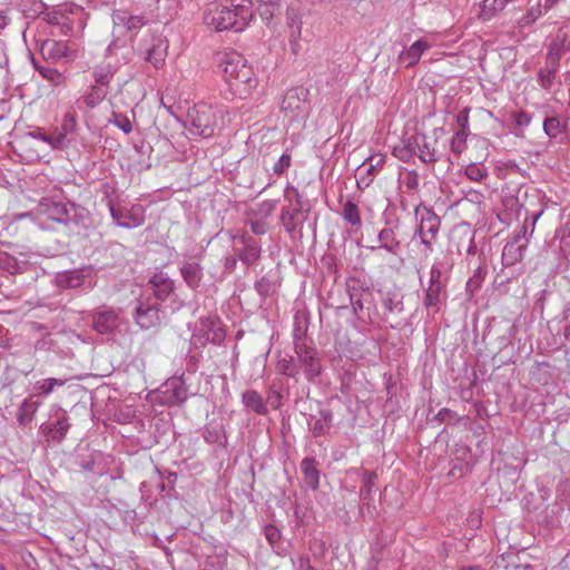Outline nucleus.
<instances>
[{
  "label": "nucleus",
  "mask_w": 570,
  "mask_h": 570,
  "mask_svg": "<svg viewBox=\"0 0 570 570\" xmlns=\"http://www.w3.org/2000/svg\"><path fill=\"white\" fill-rule=\"evenodd\" d=\"M254 18L252 0H213L206 3L203 22L212 31L245 30Z\"/></svg>",
  "instance_id": "nucleus-1"
},
{
  "label": "nucleus",
  "mask_w": 570,
  "mask_h": 570,
  "mask_svg": "<svg viewBox=\"0 0 570 570\" xmlns=\"http://www.w3.org/2000/svg\"><path fill=\"white\" fill-rule=\"evenodd\" d=\"M345 288L356 320L364 325H380L381 312L367 282L357 276H350L345 281Z\"/></svg>",
  "instance_id": "nucleus-2"
},
{
  "label": "nucleus",
  "mask_w": 570,
  "mask_h": 570,
  "mask_svg": "<svg viewBox=\"0 0 570 570\" xmlns=\"http://www.w3.org/2000/svg\"><path fill=\"white\" fill-rule=\"evenodd\" d=\"M219 68L225 80L240 94L248 92L257 83L253 68L237 51L224 53L219 59Z\"/></svg>",
  "instance_id": "nucleus-3"
},
{
  "label": "nucleus",
  "mask_w": 570,
  "mask_h": 570,
  "mask_svg": "<svg viewBox=\"0 0 570 570\" xmlns=\"http://www.w3.org/2000/svg\"><path fill=\"white\" fill-rule=\"evenodd\" d=\"M49 219L65 226L69 234L80 235L87 229L88 212L71 203H52L47 208Z\"/></svg>",
  "instance_id": "nucleus-4"
},
{
  "label": "nucleus",
  "mask_w": 570,
  "mask_h": 570,
  "mask_svg": "<svg viewBox=\"0 0 570 570\" xmlns=\"http://www.w3.org/2000/svg\"><path fill=\"white\" fill-rule=\"evenodd\" d=\"M217 125L216 112L212 106L199 102L188 110L186 128L193 136L213 137Z\"/></svg>",
  "instance_id": "nucleus-5"
},
{
  "label": "nucleus",
  "mask_w": 570,
  "mask_h": 570,
  "mask_svg": "<svg viewBox=\"0 0 570 570\" xmlns=\"http://www.w3.org/2000/svg\"><path fill=\"white\" fill-rule=\"evenodd\" d=\"M309 90L303 86L288 89L281 102L284 117L293 121H305L311 112Z\"/></svg>",
  "instance_id": "nucleus-6"
},
{
  "label": "nucleus",
  "mask_w": 570,
  "mask_h": 570,
  "mask_svg": "<svg viewBox=\"0 0 570 570\" xmlns=\"http://www.w3.org/2000/svg\"><path fill=\"white\" fill-rule=\"evenodd\" d=\"M226 338L224 324L218 316L209 315L202 317L195 326L191 335V343L196 347H204L207 344H222Z\"/></svg>",
  "instance_id": "nucleus-7"
},
{
  "label": "nucleus",
  "mask_w": 570,
  "mask_h": 570,
  "mask_svg": "<svg viewBox=\"0 0 570 570\" xmlns=\"http://www.w3.org/2000/svg\"><path fill=\"white\" fill-rule=\"evenodd\" d=\"M414 212L416 217L420 216V223L414 233V236L420 237L421 243L425 247L424 253L429 255L433 252L432 244L438 237L441 220L432 209L426 207L421 209V203L414 205Z\"/></svg>",
  "instance_id": "nucleus-8"
},
{
  "label": "nucleus",
  "mask_w": 570,
  "mask_h": 570,
  "mask_svg": "<svg viewBox=\"0 0 570 570\" xmlns=\"http://www.w3.org/2000/svg\"><path fill=\"white\" fill-rule=\"evenodd\" d=\"M108 208L112 222L121 228H137L142 226L146 220V209L140 204H134L130 208H127L114 200H108Z\"/></svg>",
  "instance_id": "nucleus-9"
},
{
  "label": "nucleus",
  "mask_w": 570,
  "mask_h": 570,
  "mask_svg": "<svg viewBox=\"0 0 570 570\" xmlns=\"http://www.w3.org/2000/svg\"><path fill=\"white\" fill-rule=\"evenodd\" d=\"M380 304L382 308L381 323L389 324L391 328H397L400 322L393 323V316L404 312V295L401 289L393 287L386 291H380Z\"/></svg>",
  "instance_id": "nucleus-10"
},
{
  "label": "nucleus",
  "mask_w": 570,
  "mask_h": 570,
  "mask_svg": "<svg viewBox=\"0 0 570 570\" xmlns=\"http://www.w3.org/2000/svg\"><path fill=\"white\" fill-rule=\"evenodd\" d=\"M311 205L302 207L284 206L279 214L281 224L293 239L303 237V226L308 219Z\"/></svg>",
  "instance_id": "nucleus-11"
},
{
  "label": "nucleus",
  "mask_w": 570,
  "mask_h": 570,
  "mask_svg": "<svg viewBox=\"0 0 570 570\" xmlns=\"http://www.w3.org/2000/svg\"><path fill=\"white\" fill-rule=\"evenodd\" d=\"M294 352L299 370L303 368L306 380L313 382L322 372L321 358L316 348L312 345H296Z\"/></svg>",
  "instance_id": "nucleus-12"
},
{
  "label": "nucleus",
  "mask_w": 570,
  "mask_h": 570,
  "mask_svg": "<svg viewBox=\"0 0 570 570\" xmlns=\"http://www.w3.org/2000/svg\"><path fill=\"white\" fill-rule=\"evenodd\" d=\"M94 278V268L91 266H82L80 268L61 271L55 275V284L61 289H75L91 283Z\"/></svg>",
  "instance_id": "nucleus-13"
},
{
  "label": "nucleus",
  "mask_w": 570,
  "mask_h": 570,
  "mask_svg": "<svg viewBox=\"0 0 570 570\" xmlns=\"http://www.w3.org/2000/svg\"><path fill=\"white\" fill-rule=\"evenodd\" d=\"M168 42L163 36H150L144 39L140 46V55L156 69L160 68L167 57Z\"/></svg>",
  "instance_id": "nucleus-14"
},
{
  "label": "nucleus",
  "mask_w": 570,
  "mask_h": 570,
  "mask_svg": "<svg viewBox=\"0 0 570 570\" xmlns=\"http://www.w3.org/2000/svg\"><path fill=\"white\" fill-rule=\"evenodd\" d=\"M188 390L181 377H170L160 387L159 401L168 406L179 405L186 401Z\"/></svg>",
  "instance_id": "nucleus-15"
},
{
  "label": "nucleus",
  "mask_w": 570,
  "mask_h": 570,
  "mask_svg": "<svg viewBox=\"0 0 570 570\" xmlns=\"http://www.w3.org/2000/svg\"><path fill=\"white\" fill-rule=\"evenodd\" d=\"M422 286V303L428 316H435L446 304L448 291L444 286L425 285Z\"/></svg>",
  "instance_id": "nucleus-16"
},
{
  "label": "nucleus",
  "mask_w": 570,
  "mask_h": 570,
  "mask_svg": "<svg viewBox=\"0 0 570 570\" xmlns=\"http://www.w3.org/2000/svg\"><path fill=\"white\" fill-rule=\"evenodd\" d=\"M53 421L43 423L41 425V432L49 442H61L69 429L70 423L67 413L62 409H58L53 414Z\"/></svg>",
  "instance_id": "nucleus-17"
},
{
  "label": "nucleus",
  "mask_w": 570,
  "mask_h": 570,
  "mask_svg": "<svg viewBox=\"0 0 570 570\" xmlns=\"http://www.w3.org/2000/svg\"><path fill=\"white\" fill-rule=\"evenodd\" d=\"M234 252L245 265L249 266L259 258L261 246L254 237L242 235L234 237Z\"/></svg>",
  "instance_id": "nucleus-18"
},
{
  "label": "nucleus",
  "mask_w": 570,
  "mask_h": 570,
  "mask_svg": "<svg viewBox=\"0 0 570 570\" xmlns=\"http://www.w3.org/2000/svg\"><path fill=\"white\" fill-rule=\"evenodd\" d=\"M39 49L43 59L51 62L73 59L76 57V51L70 49L66 41L46 39L40 43Z\"/></svg>",
  "instance_id": "nucleus-19"
},
{
  "label": "nucleus",
  "mask_w": 570,
  "mask_h": 570,
  "mask_svg": "<svg viewBox=\"0 0 570 570\" xmlns=\"http://www.w3.org/2000/svg\"><path fill=\"white\" fill-rule=\"evenodd\" d=\"M119 312L112 307H102L92 313V328L102 335L111 334L119 326Z\"/></svg>",
  "instance_id": "nucleus-20"
},
{
  "label": "nucleus",
  "mask_w": 570,
  "mask_h": 570,
  "mask_svg": "<svg viewBox=\"0 0 570 570\" xmlns=\"http://www.w3.org/2000/svg\"><path fill=\"white\" fill-rule=\"evenodd\" d=\"M77 127L76 115L67 112L61 121V125L53 131V149H65L73 140L75 130Z\"/></svg>",
  "instance_id": "nucleus-21"
},
{
  "label": "nucleus",
  "mask_w": 570,
  "mask_h": 570,
  "mask_svg": "<svg viewBox=\"0 0 570 570\" xmlns=\"http://www.w3.org/2000/svg\"><path fill=\"white\" fill-rule=\"evenodd\" d=\"M387 226L382 228L379 233L377 240L379 247H372L373 250L376 248H383L387 253L397 256L402 250L401 242L397 239L395 229L399 227V219L387 220Z\"/></svg>",
  "instance_id": "nucleus-22"
},
{
  "label": "nucleus",
  "mask_w": 570,
  "mask_h": 570,
  "mask_svg": "<svg viewBox=\"0 0 570 570\" xmlns=\"http://www.w3.org/2000/svg\"><path fill=\"white\" fill-rule=\"evenodd\" d=\"M148 284L151 287L154 296L158 301H166L175 291V281L165 272H157L150 278Z\"/></svg>",
  "instance_id": "nucleus-23"
},
{
  "label": "nucleus",
  "mask_w": 570,
  "mask_h": 570,
  "mask_svg": "<svg viewBox=\"0 0 570 570\" xmlns=\"http://www.w3.org/2000/svg\"><path fill=\"white\" fill-rule=\"evenodd\" d=\"M135 320L144 330L158 325L160 323L158 305L140 302L136 307Z\"/></svg>",
  "instance_id": "nucleus-24"
},
{
  "label": "nucleus",
  "mask_w": 570,
  "mask_h": 570,
  "mask_svg": "<svg viewBox=\"0 0 570 570\" xmlns=\"http://www.w3.org/2000/svg\"><path fill=\"white\" fill-rule=\"evenodd\" d=\"M386 163V156L381 153L370 155L360 168L365 170V175L357 179L358 187L364 184L366 187L373 181L374 177L383 169Z\"/></svg>",
  "instance_id": "nucleus-25"
},
{
  "label": "nucleus",
  "mask_w": 570,
  "mask_h": 570,
  "mask_svg": "<svg viewBox=\"0 0 570 570\" xmlns=\"http://www.w3.org/2000/svg\"><path fill=\"white\" fill-rule=\"evenodd\" d=\"M419 137L420 132L403 136L400 142L393 147V156L403 163H409L414 156H416Z\"/></svg>",
  "instance_id": "nucleus-26"
},
{
  "label": "nucleus",
  "mask_w": 570,
  "mask_h": 570,
  "mask_svg": "<svg viewBox=\"0 0 570 570\" xmlns=\"http://www.w3.org/2000/svg\"><path fill=\"white\" fill-rule=\"evenodd\" d=\"M179 272L188 288L196 291L200 286L204 273L199 262L184 261L180 264Z\"/></svg>",
  "instance_id": "nucleus-27"
},
{
  "label": "nucleus",
  "mask_w": 570,
  "mask_h": 570,
  "mask_svg": "<svg viewBox=\"0 0 570 570\" xmlns=\"http://www.w3.org/2000/svg\"><path fill=\"white\" fill-rule=\"evenodd\" d=\"M436 142V138L428 137L425 134L420 132L416 156L422 163L435 164L441 159V154L435 148Z\"/></svg>",
  "instance_id": "nucleus-28"
},
{
  "label": "nucleus",
  "mask_w": 570,
  "mask_h": 570,
  "mask_svg": "<svg viewBox=\"0 0 570 570\" xmlns=\"http://www.w3.org/2000/svg\"><path fill=\"white\" fill-rule=\"evenodd\" d=\"M114 32L121 30L135 31L146 24L144 16H130L127 12L118 11L112 14Z\"/></svg>",
  "instance_id": "nucleus-29"
},
{
  "label": "nucleus",
  "mask_w": 570,
  "mask_h": 570,
  "mask_svg": "<svg viewBox=\"0 0 570 570\" xmlns=\"http://www.w3.org/2000/svg\"><path fill=\"white\" fill-rule=\"evenodd\" d=\"M309 430L315 438L327 435L333 425V413L328 409H321L318 416L311 415Z\"/></svg>",
  "instance_id": "nucleus-30"
},
{
  "label": "nucleus",
  "mask_w": 570,
  "mask_h": 570,
  "mask_svg": "<svg viewBox=\"0 0 570 570\" xmlns=\"http://www.w3.org/2000/svg\"><path fill=\"white\" fill-rule=\"evenodd\" d=\"M420 175L414 169L401 168L399 173V190L410 197L419 195Z\"/></svg>",
  "instance_id": "nucleus-31"
},
{
  "label": "nucleus",
  "mask_w": 570,
  "mask_h": 570,
  "mask_svg": "<svg viewBox=\"0 0 570 570\" xmlns=\"http://www.w3.org/2000/svg\"><path fill=\"white\" fill-rule=\"evenodd\" d=\"M525 240L519 242L518 239L509 240L502 250V264L503 266H513L519 263L527 250Z\"/></svg>",
  "instance_id": "nucleus-32"
},
{
  "label": "nucleus",
  "mask_w": 570,
  "mask_h": 570,
  "mask_svg": "<svg viewBox=\"0 0 570 570\" xmlns=\"http://www.w3.org/2000/svg\"><path fill=\"white\" fill-rule=\"evenodd\" d=\"M431 48V43L425 39H419L413 42L407 49L403 50L399 58L405 63L406 67L416 65L424 51Z\"/></svg>",
  "instance_id": "nucleus-33"
},
{
  "label": "nucleus",
  "mask_w": 570,
  "mask_h": 570,
  "mask_svg": "<svg viewBox=\"0 0 570 570\" xmlns=\"http://www.w3.org/2000/svg\"><path fill=\"white\" fill-rule=\"evenodd\" d=\"M301 471L304 476L306 485L311 490H316L320 487V470L318 462L313 456H306L301 462Z\"/></svg>",
  "instance_id": "nucleus-34"
},
{
  "label": "nucleus",
  "mask_w": 570,
  "mask_h": 570,
  "mask_svg": "<svg viewBox=\"0 0 570 570\" xmlns=\"http://www.w3.org/2000/svg\"><path fill=\"white\" fill-rule=\"evenodd\" d=\"M242 402L244 406L252 410L258 415H266L268 409L266 402L263 400L261 394L255 390H247L242 394Z\"/></svg>",
  "instance_id": "nucleus-35"
},
{
  "label": "nucleus",
  "mask_w": 570,
  "mask_h": 570,
  "mask_svg": "<svg viewBox=\"0 0 570 570\" xmlns=\"http://www.w3.org/2000/svg\"><path fill=\"white\" fill-rule=\"evenodd\" d=\"M66 383L65 380L48 377L37 381L32 385L33 396H48L50 395L57 387L63 386Z\"/></svg>",
  "instance_id": "nucleus-36"
},
{
  "label": "nucleus",
  "mask_w": 570,
  "mask_h": 570,
  "mask_svg": "<svg viewBox=\"0 0 570 570\" xmlns=\"http://www.w3.org/2000/svg\"><path fill=\"white\" fill-rule=\"evenodd\" d=\"M107 94L106 88L92 85L89 92L78 99V107L81 108V105H85L87 108L92 109L106 98Z\"/></svg>",
  "instance_id": "nucleus-37"
},
{
  "label": "nucleus",
  "mask_w": 570,
  "mask_h": 570,
  "mask_svg": "<svg viewBox=\"0 0 570 570\" xmlns=\"http://www.w3.org/2000/svg\"><path fill=\"white\" fill-rule=\"evenodd\" d=\"M512 1L513 0H483L480 10V18L484 21L491 20Z\"/></svg>",
  "instance_id": "nucleus-38"
},
{
  "label": "nucleus",
  "mask_w": 570,
  "mask_h": 570,
  "mask_svg": "<svg viewBox=\"0 0 570 570\" xmlns=\"http://www.w3.org/2000/svg\"><path fill=\"white\" fill-rule=\"evenodd\" d=\"M36 70L40 73V76L48 80L51 85L59 87L65 86L67 82V77L65 73L60 72L58 69L50 66H41L35 62Z\"/></svg>",
  "instance_id": "nucleus-39"
},
{
  "label": "nucleus",
  "mask_w": 570,
  "mask_h": 570,
  "mask_svg": "<svg viewBox=\"0 0 570 570\" xmlns=\"http://www.w3.org/2000/svg\"><path fill=\"white\" fill-rule=\"evenodd\" d=\"M276 368L279 374L295 380H297L299 374V366L297 364L296 356L293 355H285L279 358L276 364Z\"/></svg>",
  "instance_id": "nucleus-40"
},
{
  "label": "nucleus",
  "mask_w": 570,
  "mask_h": 570,
  "mask_svg": "<svg viewBox=\"0 0 570 570\" xmlns=\"http://www.w3.org/2000/svg\"><path fill=\"white\" fill-rule=\"evenodd\" d=\"M40 405H41V403L38 401H33L32 397L26 399L19 407V412H18L19 423L22 425H27L28 423H30L32 421L36 412L40 407Z\"/></svg>",
  "instance_id": "nucleus-41"
},
{
  "label": "nucleus",
  "mask_w": 570,
  "mask_h": 570,
  "mask_svg": "<svg viewBox=\"0 0 570 570\" xmlns=\"http://www.w3.org/2000/svg\"><path fill=\"white\" fill-rule=\"evenodd\" d=\"M341 216L352 227L360 228L362 226L361 212L358 206L352 200H347L343 205Z\"/></svg>",
  "instance_id": "nucleus-42"
},
{
  "label": "nucleus",
  "mask_w": 570,
  "mask_h": 570,
  "mask_svg": "<svg viewBox=\"0 0 570 570\" xmlns=\"http://www.w3.org/2000/svg\"><path fill=\"white\" fill-rule=\"evenodd\" d=\"M203 438L209 444H218L223 448L227 444V436L222 425H207L204 430Z\"/></svg>",
  "instance_id": "nucleus-43"
},
{
  "label": "nucleus",
  "mask_w": 570,
  "mask_h": 570,
  "mask_svg": "<svg viewBox=\"0 0 570 570\" xmlns=\"http://www.w3.org/2000/svg\"><path fill=\"white\" fill-rule=\"evenodd\" d=\"M114 75L115 70L110 65L97 66L92 71L95 86L104 87L108 90L109 82L112 79Z\"/></svg>",
  "instance_id": "nucleus-44"
},
{
  "label": "nucleus",
  "mask_w": 570,
  "mask_h": 570,
  "mask_svg": "<svg viewBox=\"0 0 570 570\" xmlns=\"http://www.w3.org/2000/svg\"><path fill=\"white\" fill-rule=\"evenodd\" d=\"M284 200L286 202L285 206L302 207L309 205L308 200L303 196V194L299 193V190L291 184H287L284 189Z\"/></svg>",
  "instance_id": "nucleus-45"
},
{
  "label": "nucleus",
  "mask_w": 570,
  "mask_h": 570,
  "mask_svg": "<svg viewBox=\"0 0 570 570\" xmlns=\"http://www.w3.org/2000/svg\"><path fill=\"white\" fill-rule=\"evenodd\" d=\"M566 124L561 122L558 117H548L543 121V131L551 139L558 138L566 131Z\"/></svg>",
  "instance_id": "nucleus-46"
},
{
  "label": "nucleus",
  "mask_w": 570,
  "mask_h": 570,
  "mask_svg": "<svg viewBox=\"0 0 570 570\" xmlns=\"http://www.w3.org/2000/svg\"><path fill=\"white\" fill-rule=\"evenodd\" d=\"M543 8L544 6L541 3H537L530 7L527 12L519 19V27L525 28L534 23L543 14Z\"/></svg>",
  "instance_id": "nucleus-47"
},
{
  "label": "nucleus",
  "mask_w": 570,
  "mask_h": 570,
  "mask_svg": "<svg viewBox=\"0 0 570 570\" xmlns=\"http://www.w3.org/2000/svg\"><path fill=\"white\" fill-rule=\"evenodd\" d=\"M464 175L472 181H481L488 177V168L482 163H472L464 168Z\"/></svg>",
  "instance_id": "nucleus-48"
},
{
  "label": "nucleus",
  "mask_w": 570,
  "mask_h": 570,
  "mask_svg": "<svg viewBox=\"0 0 570 570\" xmlns=\"http://www.w3.org/2000/svg\"><path fill=\"white\" fill-rule=\"evenodd\" d=\"M302 17L294 8H288L286 11V26L289 33H302Z\"/></svg>",
  "instance_id": "nucleus-49"
},
{
  "label": "nucleus",
  "mask_w": 570,
  "mask_h": 570,
  "mask_svg": "<svg viewBox=\"0 0 570 570\" xmlns=\"http://www.w3.org/2000/svg\"><path fill=\"white\" fill-rule=\"evenodd\" d=\"M425 285H435V286L446 287L448 279H446V277L443 276L441 262H434V264L431 266V269L429 273V281Z\"/></svg>",
  "instance_id": "nucleus-50"
},
{
  "label": "nucleus",
  "mask_w": 570,
  "mask_h": 570,
  "mask_svg": "<svg viewBox=\"0 0 570 570\" xmlns=\"http://www.w3.org/2000/svg\"><path fill=\"white\" fill-rule=\"evenodd\" d=\"M487 267L485 266H478L473 273V275L469 278V281L466 282V291H469L471 294H473L474 292H476L485 276H487Z\"/></svg>",
  "instance_id": "nucleus-51"
},
{
  "label": "nucleus",
  "mask_w": 570,
  "mask_h": 570,
  "mask_svg": "<svg viewBox=\"0 0 570 570\" xmlns=\"http://www.w3.org/2000/svg\"><path fill=\"white\" fill-rule=\"evenodd\" d=\"M46 21L52 26H61V31L67 33L72 29L71 23L68 21V18L59 12H48L45 17Z\"/></svg>",
  "instance_id": "nucleus-52"
},
{
  "label": "nucleus",
  "mask_w": 570,
  "mask_h": 570,
  "mask_svg": "<svg viewBox=\"0 0 570 570\" xmlns=\"http://www.w3.org/2000/svg\"><path fill=\"white\" fill-rule=\"evenodd\" d=\"M468 132L464 130H458L451 138L450 150L460 155L466 147Z\"/></svg>",
  "instance_id": "nucleus-53"
},
{
  "label": "nucleus",
  "mask_w": 570,
  "mask_h": 570,
  "mask_svg": "<svg viewBox=\"0 0 570 570\" xmlns=\"http://www.w3.org/2000/svg\"><path fill=\"white\" fill-rule=\"evenodd\" d=\"M109 124L119 128L124 134H130L132 131L130 119L120 112H112Z\"/></svg>",
  "instance_id": "nucleus-54"
},
{
  "label": "nucleus",
  "mask_w": 570,
  "mask_h": 570,
  "mask_svg": "<svg viewBox=\"0 0 570 570\" xmlns=\"http://www.w3.org/2000/svg\"><path fill=\"white\" fill-rule=\"evenodd\" d=\"M0 267L10 274H17L20 271L17 259L6 252H0Z\"/></svg>",
  "instance_id": "nucleus-55"
},
{
  "label": "nucleus",
  "mask_w": 570,
  "mask_h": 570,
  "mask_svg": "<svg viewBox=\"0 0 570 570\" xmlns=\"http://www.w3.org/2000/svg\"><path fill=\"white\" fill-rule=\"evenodd\" d=\"M556 75V72L542 67L538 71L537 81L544 90H550L554 82Z\"/></svg>",
  "instance_id": "nucleus-56"
},
{
  "label": "nucleus",
  "mask_w": 570,
  "mask_h": 570,
  "mask_svg": "<svg viewBox=\"0 0 570 570\" xmlns=\"http://www.w3.org/2000/svg\"><path fill=\"white\" fill-rule=\"evenodd\" d=\"M292 164V155L286 150L282 156L277 159V161L273 166V173L277 176H283Z\"/></svg>",
  "instance_id": "nucleus-57"
},
{
  "label": "nucleus",
  "mask_w": 570,
  "mask_h": 570,
  "mask_svg": "<svg viewBox=\"0 0 570 570\" xmlns=\"http://www.w3.org/2000/svg\"><path fill=\"white\" fill-rule=\"evenodd\" d=\"M294 570H317L311 563L308 554L302 553L291 559Z\"/></svg>",
  "instance_id": "nucleus-58"
},
{
  "label": "nucleus",
  "mask_w": 570,
  "mask_h": 570,
  "mask_svg": "<svg viewBox=\"0 0 570 570\" xmlns=\"http://www.w3.org/2000/svg\"><path fill=\"white\" fill-rule=\"evenodd\" d=\"M296 345H308L306 343V328H304L301 323L296 320L293 330V346L296 348Z\"/></svg>",
  "instance_id": "nucleus-59"
},
{
  "label": "nucleus",
  "mask_w": 570,
  "mask_h": 570,
  "mask_svg": "<svg viewBox=\"0 0 570 570\" xmlns=\"http://www.w3.org/2000/svg\"><path fill=\"white\" fill-rule=\"evenodd\" d=\"M282 393L275 385L268 387L266 403H269L274 410H278L282 406Z\"/></svg>",
  "instance_id": "nucleus-60"
},
{
  "label": "nucleus",
  "mask_w": 570,
  "mask_h": 570,
  "mask_svg": "<svg viewBox=\"0 0 570 570\" xmlns=\"http://www.w3.org/2000/svg\"><path fill=\"white\" fill-rule=\"evenodd\" d=\"M534 230H531V226L529 224V219L525 218L523 225L513 236V239H518L519 242L525 240V245L528 246L529 239L533 235Z\"/></svg>",
  "instance_id": "nucleus-61"
},
{
  "label": "nucleus",
  "mask_w": 570,
  "mask_h": 570,
  "mask_svg": "<svg viewBox=\"0 0 570 570\" xmlns=\"http://www.w3.org/2000/svg\"><path fill=\"white\" fill-rule=\"evenodd\" d=\"M29 135L32 138L47 144L51 149H53V135H52V132L51 134H47L42 128H36Z\"/></svg>",
  "instance_id": "nucleus-62"
},
{
  "label": "nucleus",
  "mask_w": 570,
  "mask_h": 570,
  "mask_svg": "<svg viewBox=\"0 0 570 570\" xmlns=\"http://www.w3.org/2000/svg\"><path fill=\"white\" fill-rule=\"evenodd\" d=\"M264 535L271 544H275L281 540V531L274 524H266L264 527Z\"/></svg>",
  "instance_id": "nucleus-63"
},
{
  "label": "nucleus",
  "mask_w": 570,
  "mask_h": 570,
  "mask_svg": "<svg viewBox=\"0 0 570 570\" xmlns=\"http://www.w3.org/2000/svg\"><path fill=\"white\" fill-rule=\"evenodd\" d=\"M512 119L515 126L520 128L528 127L532 120V117L530 114L525 111H517L512 114Z\"/></svg>",
  "instance_id": "nucleus-64"
}]
</instances>
